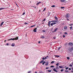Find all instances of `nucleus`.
I'll use <instances>...</instances> for the list:
<instances>
[{
    "label": "nucleus",
    "mask_w": 73,
    "mask_h": 73,
    "mask_svg": "<svg viewBox=\"0 0 73 73\" xmlns=\"http://www.w3.org/2000/svg\"><path fill=\"white\" fill-rule=\"evenodd\" d=\"M18 38H19V37L17 36V37H16V38H15V39L14 38H11L10 39L8 40V41H10V40H18Z\"/></svg>",
    "instance_id": "nucleus-1"
},
{
    "label": "nucleus",
    "mask_w": 73,
    "mask_h": 73,
    "mask_svg": "<svg viewBox=\"0 0 73 73\" xmlns=\"http://www.w3.org/2000/svg\"><path fill=\"white\" fill-rule=\"evenodd\" d=\"M68 50L70 52H71V51H72V50H73V47H72L70 48Z\"/></svg>",
    "instance_id": "nucleus-2"
},
{
    "label": "nucleus",
    "mask_w": 73,
    "mask_h": 73,
    "mask_svg": "<svg viewBox=\"0 0 73 73\" xmlns=\"http://www.w3.org/2000/svg\"><path fill=\"white\" fill-rule=\"evenodd\" d=\"M56 23H57L55 22V23H52L50 25H51V26H52L53 25H54L55 24H56Z\"/></svg>",
    "instance_id": "nucleus-3"
},
{
    "label": "nucleus",
    "mask_w": 73,
    "mask_h": 73,
    "mask_svg": "<svg viewBox=\"0 0 73 73\" xmlns=\"http://www.w3.org/2000/svg\"><path fill=\"white\" fill-rule=\"evenodd\" d=\"M68 44L69 45H73V43L72 42H70L68 43Z\"/></svg>",
    "instance_id": "nucleus-4"
},
{
    "label": "nucleus",
    "mask_w": 73,
    "mask_h": 73,
    "mask_svg": "<svg viewBox=\"0 0 73 73\" xmlns=\"http://www.w3.org/2000/svg\"><path fill=\"white\" fill-rule=\"evenodd\" d=\"M37 29V28L33 30V31L34 32L36 33L37 31H36V30Z\"/></svg>",
    "instance_id": "nucleus-5"
},
{
    "label": "nucleus",
    "mask_w": 73,
    "mask_h": 73,
    "mask_svg": "<svg viewBox=\"0 0 73 73\" xmlns=\"http://www.w3.org/2000/svg\"><path fill=\"white\" fill-rule=\"evenodd\" d=\"M53 71L54 72H56L57 73H58V71H57L56 70V69H55V68H54L53 69Z\"/></svg>",
    "instance_id": "nucleus-6"
},
{
    "label": "nucleus",
    "mask_w": 73,
    "mask_h": 73,
    "mask_svg": "<svg viewBox=\"0 0 73 73\" xmlns=\"http://www.w3.org/2000/svg\"><path fill=\"white\" fill-rule=\"evenodd\" d=\"M58 29L57 28H56L55 30H54V31H53V32H56L57 31V30Z\"/></svg>",
    "instance_id": "nucleus-7"
},
{
    "label": "nucleus",
    "mask_w": 73,
    "mask_h": 73,
    "mask_svg": "<svg viewBox=\"0 0 73 73\" xmlns=\"http://www.w3.org/2000/svg\"><path fill=\"white\" fill-rule=\"evenodd\" d=\"M68 17H69V15H68V14H66V15L65 17L66 18H68Z\"/></svg>",
    "instance_id": "nucleus-8"
},
{
    "label": "nucleus",
    "mask_w": 73,
    "mask_h": 73,
    "mask_svg": "<svg viewBox=\"0 0 73 73\" xmlns=\"http://www.w3.org/2000/svg\"><path fill=\"white\" fill-rule=\"evenodd\" d=\"M48 64H49V62H46V64H45L46 66H47V65H48Z\"/></svg>",
    "instance_id": "nucleus-9"
},
{
    "label": "nucleus",
    "mask_w": 73,
    "mask_h": 73,
    "mask_svg": "<svg viewBox=\"0 0 73 73\" xmlns=\"http://www.w3.org/2000/svg\"><path fill=\"white\" fill-rule=\"evenodd\" d=\"M50 23H51V22L50 21H49L48 23V26H50Z\"/></svg>",
    "instance_id": "nucleus-10"
},
{
    "label": "nucleus",
    "mask_w": 73,
    "mask_h": 73,
    "mask_svg": "<svg viewBox=\"0 0 73 73\" xmlns=\"http://www.w3.org/2000/svg\"><path fill=\"white\" fill-rule=\"evenodd\" d=\"M44 61V60H41L39 63V64H41Z\"/></svg>",
    "instance_id": "nucleus-11"
},
{
    "label": "nucleus",
    "mask_w": 73,
    "mask_h": 73,
    "mask_svg": "<svg viewBox=\"0 0 73 73\" xmlns=\"http://www.w3.org/2000/svg\"><path fill=\"white\" fill-rule=\"evenodd\" d=\"M3 24H4V22L3 21L1 23V25H0L1 27V26H2V25H3Z\"/></svg>",
    "instance_id": "nucleus-12"
},
{
    "label": "nucleus",
    "mask_w": 73,
    "mask_h": 73,
    "mask_svg": "<svg viewBox=\"0 0 73 73\" xmlns=\"http://www.w3.org/2000/svg\"><path fill=\"white\" fill-rule=\"evenodd\" d=\"M68 27L66 26H65L64 28V29H67Z\"/></svg>",
    "instance_id": "nucleus-13"
},
{
    "label": "nucleus",
    "mask_w": 73,
    "mask_h": 73,
    "mask_svg": "<svg viewBox=\"0 0 73 73\" xmlns=\"http://www.w3.org/2000/svg\"><path fill=\"white\" fill-rule=\"evenodd\" d=\"M11 46H15V43H13L12 44Z\"/></svg>",
    "instance_id": "nucleus-14"
},
{
    "label": "nucleus",
    "mask_w": 73,
    "mask_h": 73,
    "mask_svg": "<svg viewBox=\"0 0 73 73\" xmlns=\"http://www.w3.org/2000/svg\"><path fill=\"white\" fill-rule=\"evenodd\" d=\"M59 68H61V69H63V68H62V66H59Z\"/></svg>",
    "instance_id": "nucleus-15"
},
{
    "label": "nucleus",
    "mask_w": 73,
    "mask_h": 73,
    "mask_svg": "<svg viewBox=\"0 0 73 73\" xmlns=\"http://www.w3.org/2000/svg\"><path fill=\"white\" fill-rule=\"evenodd\" d=\"M60 1L61 2H62H62H64V1H65V0H61Z\"/></svg>",
    "instance_id": "nucleus-16"
},
{
    "label": "nucleus",
    "mask_w": 73,
    "mask_h": 73,
    "mask_svg": "<svg viewBox=\"0 0 73 73\" xmlns=\"http://www.w3.org/2000/svg\"><path fill=\"white\" fill-rule=\"evenodd\" d=\"M41 2H38V3H37L36 4V5H38V4H40V3H41Z\"/></svg>",
    "instance_id": "nucleus-17"
},
{
    "label": "nucleus",
    "mask_w": 73,
    "mask_h": 73,
    "mask_svg": "<svg viewBox=\"0 0 73 73\" xmlns=\"http://www.w3.org/2000/svg\"><path fill=\"white\" fill-rule=\"evenodd\" d=\"M54 56H55V57H60V56L59 55H54Z\"/></svg>",
    "instance_id": "nucleus-18"
},
{
    "label": "nucleus",
    "mask_w": 73,
    "mask_h": 73,
    "mask_svg": "<svg viewBox=\"0 0 73 73\" xmlns=\"http://www.w3.org/2000/svg\"><path fill=\"white\" fill-rule=\"evenodd\" d=\"M41 38H44L45 37L44 36H42L41 37Z\"/></svg>",
    "instance_id": "nucleus-19"
},
{
    "label": "nucleus",
    "mask_w": 73,
    "mask_h": 73,
    "mask_svg": "<svg viewBox=\"0 0 73 73\" xmlns=\"http://www.w3.org/2000/svg\"><path fill=\"white\" fill-rule=\"evenodd\" d=\"M58 65H59V63H58L56 64V65L57 66H58Z\"/></svg>",
    "instance_id": "nucleus-20"
},
{
    "label": "nucleus",
    "mask_w": 73,
    "mask_h": 73,
    "mask_svg": "<svg viewBox=\"0 0 73 73\" xmlns=\"http://www.w3.org/2000/svg\"><path fill=\"white\" fill-rule=\"evenodd\" d=\"M4 9V8H1L0 9V11H1V10H3V9Z\"/></svg>",
    "instance_id": "nucleus-21"
},
{
    "label": "nucleus",
    "mask_w": 73,
    "mask_h": 73,
    "mask_svg": "<svg viewBox=\"0 0 73 73\" xmlns=\"http://www.w3.org/2000/svg\"><path fill=\"white\" fill-rule=\"evenodd\" d=\"M55 20H58V18H57V17H55Z\"/></svg>",
    "instance_id": "nucleus-22"
},
{
    "label": "nucleus",
    "mask_w": 73,
    "mask_h": 73,
    "mask_svg": "<svg viewBox=\"0 0 73 73\" xmlns=\"http://www.w3.org/2000/svg\"><path fill=\"white\" fill-rule=\"evenodd\" d=\"M60 48H61V47H58V50H60Z\"/></svg>",
    "instance_id": "nucleus-23"
},
{
    "label": "nucleus",
    "mask_w": 73,
    "mask_h": 73,
    "mask_svg": "<svg viewBox=\"0 0 73 73\" xmlns=\"http://www.w3.org/2000/svg\"><path fill=\"white\" fill-rule=\"evenodd\" d=\"M47 71H48V72H49L50 73V72H51V70H47Z\"/></svg>",
    "instance_id": "nucleus-24"
},
{
    "label": "nucleus",
    "mask_w": 73,
    "mask_h": 73,
    "mask_svg": "<svg viewBox=\"0 0 73 73\" xmlns=\"http://www.w3.org/2000/svg\"><path fill=\"white\" fill-rule=\"evenodd\" d=\"M45 10H46V8H44V9L43 12H44V11H45Z\"/></svg>",
    "instance_id": "nucleus-25"
},
{
    "label": "nucleus",
    "mask_w": 73,
    "mask_h": 73,
    "mask_svg": "<svg viewBox=\"0 0 73 73\" xmlns=\"http://www.w3.org/2000/svg\"><path fill=\"white\" fill-rule=\"evenodd\" d=\"M53 63H54V61H52L51 62V64H53Z\"/></svg>",
    "instance_id": "nucleus-26"
},
{
    "label": "nucleus",
    "mask_w": 73,
    "mask_h": 73,
    "mask_svg": "<svg viewBox=\"0 0 73 73\" xmlns=\"http://www.w3.org/2000/svg\"><path fill=\"white\" fill-rule=\"evenodd\" d=\"M65 72H66V73H67V72H69L68 70H66L65 71Z\"/></svg>",
    "instance_id": "nucleus-27"
},
{
    "label": "nucleus",
    "mask_w": 73,
    "mask_h": 73,
    "mask_svg": "<svg viewBox=\"0 0 73 73\" xmlns=\"http://www.w3.org/2000/svg\"><path fill=\"white\" fill-rule=\"evenodd\" d=\"M70 30H72V26H71V27H70Z\"/></svg>",
    "instance_id": "nucleus-28"
},
{
    "label": "nucleus",
    "mask_w": 73,
    "mask_h": 73,
    "mask_svg": "<svg viewBox=\"0 0 73 73\" xmlns=\"http://www.w3.org/2000/svg\"><path fill=\"white\" fill-rule=\"evenodd\" d=\"M51 7H52V8H53L54 7H55V5H53L51 6Z\"/></svg>",
    "instance_id": "nucleus-29"
},
{
    "label": "nucleus",
    "mask_w": 73,
    "mask_h": 73,
    "mask_svg": "<svg viewBox=\"0 0 73 73\" xmlns=\"http://www.w3.org/2000/svg\"><path fill=\"white\" fill-rule=\"evenodd\" d=\"M67 58L68 60H69L70 59V58L69 57H67Z\"/></svg>",
    "instance_id": "nucleus-30"
},
{
    "label": "nucleus",
    "mask_w": 73,
    "mask_h": 73,
    "mask_svg": "<svg viewBox=\"0 0 73 73\" xmlns=\"http://www.w3.org/2000/svg\"><path fill=\"white\" fill-rule=\"evenodd\" d=\"M46 62H43L42 64V65H44V64H45V63H46Z\"/></svg>",
    "instance_id": "nucleus-31"
},
{
    "label": "nucleus",
    "mask_w": 73,
    "mask_h": 73,
    "mask_svg": "<svg viewBox=\"0 0 73 73\" xmlns=\"http://www.w3.org/2000/svg\"><path fill=\"white\" fill-rule=\"evenodd\" d=\"M64 69H61L60 70L61 72H63V71H64Z\"/></svg>",
    "instance_id": "nucleus-32"
},
{
    "label": "nucleus",
    "mask_w": 73,
    "mask_h": 73,
    "mask_svg": "<svg viewBox=\"0 0 73 73\" xmlns=\"http://www.w3.org/2000/svg\"><path fill=\"white\" fill-rule=\"evenodd\" d=\"M35 25H33V26H31V28H32L33 27H35Z\"/></svg>",
    "instance_id": "nucleus-33"
},
{
    "label": "nucleus",
    "mask_w": 73,
    "mask_h": 73,
    "mask_svg": "<svg viewBox=\"0 0 73 73\" xmlns=\"http://www.w3.org/2000/svg\"><path fill=\"white\" fill-rule=\"evenodd\" d=\"M50 68H53L54 67V66H50Z\"/></svg>",
    "instance_id": "nucleus-34"
},
{
    "label": "nucleus",
    "mask_w": 73,
    "mask_h": 73,
    "mask_svg": "<svg viewBox=\"0 0 73 73\" xmlns=\"http://www.w3.org/2000/svg\"><path fill=\"white\" fill-rule=\"evenodd\" d=\"M70 66H71V67H72L73 66H72V65L71 64H70L69 65Z\"/></svg>",
    "instance_id": "nucleus-35"
},
{
    "label": "nucleus",
    "mask_w": 73,
    "mask_h": 73,
    "mask_svg": "<svg viewBox=\"0 0 73 73\" xmlns=\"http://www.w3.org/2000/svg\"><path fill=\"white\" fill-rule=\"evenodd\" d=\"M51 22H52V23H53V22H54V20H53V21H51Z\"/></svg>",
    "instance_id": "nucleus-36"
},
{
    "label": "nucleus",
    "mask_w": 73,
    "mask_h": 73,
    "mask_svg": "<svg viewBox=\"0 0 73 73\" xmlns=\"http://www.w3.org/2000/svg\"><path fill=\"white\" fill-rule=\"evenodd\" d=\"M31 71H28V73H31Z\"/></svg>",
    "instance_id": "nucleus-37"
},
{
    "label": "nucleus",
    "mask_w": 73,
    "mask_h": 73,
    "mask_svg": "<svg viewBox=\"0 0 73 73\" xmlns=\"http://www.w3.org/2000/svg\"><path fill=\"white\" fill-rule=\"evenodd\" d=\"M46 20V19H44L43 21H45V20Z\"/></svg>",
    "instance_id": "nucleus-38"
},
{
    "label": "nucleus",
    "mask_w": 73,
    "mask_h": 73,
    "mask_svg": "<svg viewBox=\"0 0 73 73\" xmlns=\"http://www.w3.org/2000/svg\"><path fill=\"white\" fill-rule=\"evenodd\" d=\"M64 34L65 35H67V33L66 32H65L64 33Z\"/></svg>",
    "instance_id": "nucleus-39"
},
{
    "label": "nucleus",
    "mask_w": 73,
    "mask_h": 73,
    "mask_svg": "<svg viewBox=\"0 0 73 73\" xmlns=\"http://www.w3.org/2000/svg\"><path fill=\"white\" fill-rule=\"evenodd\" d=\"M68 68H68V67H67V68H66V70H67V69H68Z\"/></svg>",
    "instance_id": "nucleus-40"
},
{
    "label": "nucleus",
    "mask_w": 73,
    "mask_h": 73,
    "mask_svg": "<svg viewBox=\"0 0 73 73\" xmlns=\"http://www.w3.org/2000/svg\"><path fill=\"white\" fill-rule=\"evenodd\" d=\"M62 9H63V8H64V7H60Z\"/></svg>",
    "instance_id": "nucleus-41"
},
{
    "label": "nucleus",
    "mask_w": 73,
    "mask_h": 73,
    "mask_svg": "<svg viewBox=\"0 0 73 73\" xmlns=\"http://www.w3.org/2000/svg\"><path fill=\"white\" fill-rule=\"evenodd\" d=\"M6 45H7V46L9 45V43H7Z\"/></svg>",
    "instance_id": "nucleus-42"
},
{
    "label": "nucleus",
    "mask_w": 73,
    "mask_h": 73,
    "mask_svg": "<svg viewBox=\"0 0 73 73\" xmlns=\"http://www.w3.org/2000/svg\"><path fill=\"white\" fill-rule=\"evenodd\" d=\"M42 60H44V59H45V58H44V57H43V58H42Z\"/></svg>",
    "instance_id": "nucleus-43"
},
{
    "label": "nucleus",
    "mask_w": 73,
    "mask_h": 73,
    "mask_svg": "<svg viewBox=\"0 0 73 73\" xmlns=\"http://www.w3.org/2000/svg\"><path fill=\"white\" fill-rule=\"evenodd\" d=\"M57 21H58L54 20V22H57Z\"/></svg>",
    "instance_id": "nucleus-44"
},
{
    "label": "nucleus",
    "mask_w": 73,
    "mask_h": 73,
    "mask_svg": "<svg viewBox=\"0 0 73 73\" xmlns=\"http://www.w3.org/2000/svg\"><path fill=\"white\" fill-rule=\"evenodd\" d=\"M46 69H49V68H48V67H46Z\"/></svg>",
    "instance_id": "nucleus-45"
},
{
    "label": "nucleus",
    "mask_w": 73,
    "mask_h": 73,
    "mask_svg": "<svg viewBox=\"0 0 73 73\" xmlns=\"http://www.w3.org/2000/svg\"><path fill=\"white\" fill-rule=\"evenodd\" d=\"M58 66H56V69H58Z\"/></svg>",
    "instance_id": "nucleus-46"
},
{
    "label": "nucleus",
    "mask_w": 73,
    "mask_h": 73,
    "mask_svg": "<svg viewBox=\"0 0 73 73\" xmlns=\"http://www.w3.org/2000/svg\"><path fill=\"white\" fill-rule=\"evenodd\" d=\"M68 1H69V0H66V2H68Z\"/></svg>",
    "instance_id": "nucleus-47"
},
{
    "label": "nucleus",
    "mask_w": 73,
    "mask_h": 73,
    "mask_svg": "<svg viewBox=\"0 0 73 73\" xmlns=\"http://www.w3.org/2000/svg\"><path fill=\"white\" fill-rule=\"evenodd\" d=\"M66 20L67 21H69V19H66Z\"/></svg>",
    "instance_id": "nucleus-48"
},
{
    "label": "nucleus",
    "mask_w": 73,
    "mask_h": 73,
    "mask_svg": "<svg viewBox=\"0 0 73 73\" xmlns=\"http://www.w3.org/2000/svg\"><path fill=\"white\" fill-rule=\"evenodd\" d=\"M27 23H25V24H27Z\"/></svg>",
    "instance_id": "nucleus-49"
},
{
    "label": "nucleus",
    "mask_w": 73,
    "mask_h": 73,
    "mask_svg": "<svg viewBox=\"0 0 73 73\" xmlns=\"http://www.w3.org/2000/svg\"><path fill=\"white\" fill-rule=\"evenodd\" d=\"M25 13H24L23 14V15H25Z\"/></svg>",
    "instance_id": "nucleus-50"
},
{
    "label": "nucleus",
    "mask_w": 73,
    "mask_h": 73,
    "mask_svg": "<svg viewBox=\"0 0 73 73\" xmlns=\"http://www.w3.org/2000/svg\"><path fill=\"white\" fill-rule=\"evenodd\" d=\"M73 25L72 24H70L69 25H70V26H72V25Z\"/></svg>",
    "instance_id": "nucleus-51"
},
{
    "label": "nucleus",
    "mask_w": 73,
    "mask_h": 73,
    "mask_svg": "<svg viewBox=\"0 0 73 73\" xmlns=\"http://www.w3.org/2000/svg\"><path fill=\"white\" fill-rule=\"evenodd\" d=\"M63 37H65V35H63Z\"/></svg>",
    "instance_id": "nucleus-52"
},
{
    "label": "nucleus",
    "mask_w": 73,
    "mask_h": 73,
    "mask_svg": "<svg viewBox=\"0 0 73 73\" xmlns=\"http://www.w3.org/2000/svg\"><path fill=\"white\" fill-rule=\"evenodd\" d=\"M43 32H45V30H43Z\"/></svg>",
    "instance_id": "nucleus-53"
},
{
    "label": "nucleus",
    "mask_w": 73,
    "mask_h": 73,
    "mask_svg": "<svg viewBox=\"0 0 73 73\" xmlns=\"http://www.w3.org/2000/svg\"><path fill=\"white\" fill-rule=\"evenodd\" d=\"M60 35H61V34H62V32H60Z\"/></svg>",
    "instance_id": "nucleus-54"
},
{
    "label": "nucleus",
    "mask_w": 73,
    "mask_h": 73,
    "mask_svg": "<svg viewBox=\"0 0 73 73\" xmlns=\"http://www.w3.org/2000/svg\"><path fill=\"white\" fill-rule=\"evenodd\" d=\"M68 69H69V70H71V69L70 68H69Z\"/></svg>",
    "instance_id": "nucleus-55"
},
{
    "label": "nucleus",
    "mask_w": 73,
    "mask_h": 73,
    "mask_svg": "<svg viewBox=\"0 0 73 73\" xmlns=\"http://www.w3.org/2000/svg\"><path fill=\"white\" fill-rule=\"evenodd\" d=\"M38 43H39V44H40V42L39 41L38 42Z\"/></svg>",
    "instance_id": "nucleus-56"
},
{
    "label": "nucleus",
    "mask_w": 73,
    "mask_h": 73,
    "mask_svg": "<svg viewBox=\"0 0 73 73\" xmlns=\"http://www.w3.org/2000/svg\"><path fill=\"white\" fill-rule=\"evenodd\" d=\"M48 57V56H46V58H47Z\"/></svg>",
    "instance_id": "nucleus-57"
},
{
    "label": "nucleus",
    "mask_w": 73,
    "mask_h": 73,
    "mask_svg": "<svg viewBox=\"0 0 73 73\" xmlns=\"http://www.w3.org/2000/svg\"><path fill=\"white\" fill-rule=\"evenodd\" d=\"M35 73H37V72H35Z\"/></svg>",
    "instance_id": "nucleus-58"
},
{
    "label": "nucleus",
    "mask_w": 73,
    "mask_h": 73,
    "mask_svg": "<svg viewBox=\"0 0 73 73\" xmlns=\"http://www.w3.org/2000/svg\"><path fill=\"white\" fill-rule=\"evenodd\" d=\"M55 37H54V39H55Z\"/></svg>",
    "instance_id": "nucleus-59"
},
{
    "label": "nucleus",
    "mask_w": 73,
    "mask_h": 73,
    "mask_svg": "<svg viewBox=\"0 0 73 73\" xmlns=\"http://www.w3.org/2000/svg\"><path fill=\"white\" fill-rule=\"evenodd\" d=\"M45 59H46V57H45Z\"/></svg>",
    "instance_id": "nucleus-60"
},
{
    "label": "nucleus",
    "mask_w": 73,
    "mask_h": 73,
    "mask_svg": "<svg viewBox=\"0 0 73 73\" xmlns=\"http://www.w3.org/2000/svg\"><path fill=\"white\" fill-rule=\"evenodd\" d=\"M34 8L36 9V7H34Z\"/></svg>",
    "instance_id": "nucleus-61"
},
{
    "label": "nucleus",
    "mask_w": 73,
    "mask_h": 73,
    "mask_svg": "<svg viewBox=\"0 0 73 73\" xmlns=\"http://www.w3.org/2000/svg\"><path fill=\"white\" fill-rule=\"evenodd\" d=\"M71 72H72V73H73V71H72Z\"/></svg>",
    "instance_id": "nucleus-62"
},
{
    "label": "nucleus",
    "mask_w": 73,
    "mask_h": 73,
    "mask_svg": "<svg viewBox=\"0 0 73 73\" xmlns=\"http://www.w3.org/2000/svg\"><path fill=\"white\" fill-rule=\"evenodd\" d=\"M72 70H73V68H72Z\"/></svg>",
    "instance_id": "nucleus-63"
},
{
    "label": "nucleus",
    "mask_w": 73,
    "mask_h": 73,
    "mask_svg": "<svg viewBox=\"0 0 73 73\" xmlns=\"http://www.w3.org/2000/svg\"><path fill=\"white\" fill-rule=\"evenodd\" d=\"M6 41V40H5V42Z\"/></svg>",
    "instance_id": "nucleus-64"
}]
</instances>
